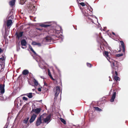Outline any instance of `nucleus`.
Returning <instances> with one entry per match:
<instances>
[{"label":"nucleus","instance_id":"1","mask_svg":"<svg viewBox=\"0 0 128 128\" xmlns=\"http://www.w3.org/2000/svg\"><path fill=\"white\" fill-rule=\"evenodd\" d=\"M108 52L105 51L104 53V55L106 56L107 59L111 64V67L113 68H114V67L115 66L118 67L117 62L110 58L108 57Z\"/></svg>","mask_w":128,"mask_h":128},{"label":"nucleus","instance_id":"2","mask_svg":"<svg viewBox=\"0 0 128 128\" xmlns=\"http://www.w3.org/2000/svg\"><path fill=\"white\" fill-rule=\"evenodd\" d=\"M54 91L55 92V97L54 99L56 100L60 92V88L58 86H56L53 89Z\"/></svg>","mask_w":128,"mask_h":128},{"label":"nucleus","instance_id":"3","mask_svg":"<svg viewBox=\"0 0 128 128\" xmlns=\"http://www.w3.org/2000/svg\"><path fill=\"white\" fill-rule=\"evenodd\" d=\"M51 117V116L50 114L48 115L45 118H44L43 120V122L48 124L50 121Z\"/></svg>","mask_w":128,"mask_h":128},{"label":"nucleus","instance_id":"4","mask_svg":"<svg viewBox=\"0 0 128 128\" xmlns=\"http://www.w3.org/2000/svg\"><path fill=\"white\" fill-rule=\"evenodd\" d=\"M45 62L43 60L41 59L40 60V62L38 63V65L42 69L44 68Z\"/></svg>","mask_w":128,"mask_h":128},{"label":"nucleus","instance_id":"5","mask_svg":"<svg viewBox=\"0 0 128 128\" xmlns=\"http://www.w3.org/2000/svg\"><path fill=\"white\" fill-rule=\"evenodd\" d=\"M83 13L84 16H87V18H88V19L87 20V21L89 23L90 22H92L94 23L93 22V20H92V19H91L89 17V16H88V13L84 12H83Z\"/></svg>","mask_w":128,"mask_h":128},{"label":"nucleus","instance_id":"6","mask_svg":"<svg viewBox=\"0 0 128 128\" xmlns=\"http://www.w3.org/2000/svg\"><path fill=\"white\" fill-rule=\"evenodd\" d=\"M26 42L25 39H23L21 41V44L22 46V48L23 49L26 48V46L25 47H24L23 46H26Z\"/></svg>","mask_w":128,"mask_h":128},{"label":"nucleus","instance_id":"7","mask_svg":"<svg viewBox=\"0 0 128 128\" xmlns=\"http://www.w3.org/2000/svg\"><path fill=\"white\" fill-rule=\"evenodd\" d=\"M4 85L0 84V94H3L4 92Z\"/></svg>","mask_w":128,"mask_h":128},{"label":"nucleus","instance_id":"8","mask_svg":"<svg viewBox=\"0 0 128 128\" xmlns=\"http://www.w3.org/2000/svg\"><path fill=\"white\" fill-rule=\"evenodd\" d=\"M42 120L39 117H38L36 122V125L38 126L40 125V124L42 123Z\"/></svg>","mask_w":128,"mask_h":128},{"label":"nucleus","instance_id":"9","mask_svg":"<svg viewBox=\"0 0 128 128\" xmlns=\"http://www.w3.org/2000/svg\"><path fill=\"white\" fill-rule=\"evenodd\" d=\"M41 109L40 108H37L34 109L33 108L31 111V112H34L36 114H38L40 113L41 111Z\"/></svg>","mask_w":128,"mask_h":128},{"label":"nucleus","instance_id":"10","mask_svg":"<svg viewBox=\"0 0 128 128\" xmlns=\"http://www.w3.org/2000/svg\"><path fill=\"white\" fill-rule=\"evenodd\" d=\"M37 117V115L35 114H33L30 120V123L33 122L34 120Z\"/></svg>","mask_w":128,"mask_h":128},{"label":"nucleus","instance_id":"11","mask_svg":"<svg viewBox=\"0 0 128 128\" xmlns=\"http://www.w3.org/2000/svg\"><path fill=\"white\" fill-rule=\"evenodd\" d=\"M118 67H116V66H114V68H112V74L114 73V69H115V74L116 75V76H118V72H117V71L116 70H117L118 67Z\"/></svg>","mask_w":128,"mask_h":128},{"label":"nucleus","instance_id":"12","mask_svg":"<svg viewBox=\"0 0 128 128\" xmlns=\"http://www.w3.org/2000/svg\"><path fill=\"white\" fill-rule=\"evenodd\" d=\"M23 32H20L19 33L17 32L16 33V37L18 39H19L22 36Z\"/></svg>","mask_w":128,"mask_h":128},{"label":"nucleus","instance_id":"13","mask_svg":"<svg viewBox=\"0 0 128 128\" xmlns=\"http://www.w3.org/2000/svg\"><path fill=\"white\" fill-rule=\"evenodd\" d=\"M51 38L49 36H47L44 38L43 41L46 42H49L51 41Z\"/></svg>","mask_w":128,"mask_h":128},{"label":"nucleus","instance_id":"14","mask_svg":"<svg viewBox=\"0 0 128 128\" xmlns=\"http://www.w3.org/2000/svg\"><path fill=\"white\" fill-rule=\"evenodd\" d=\"M116 92H113V94L110 99V101L111 102H113L114 101V99L116 98Z\"/></svg>","mask_w":128,"mask_h":128},{"label":"nucleus","instance_id":"15","mask_svg":"<svg viewBox=\"0 0 128 128\" xmlns=\"http://www.w3.org/2000/svg\"><path fill=\"white\" fill-rule=\"evenodd\" d=\"M120 43L121 46L123 48V51L124 52L125 51V46L123 42L122 41H120Z\"/></svg>","mask_w":128,"mask_h":128},{"label":"nucleus","instance_id":"16","mask_svg":"<svg viewBox=\"0 0 128 128\" xmlns=\"http://www.w3.org/2000/svg\"><path fill=\"white\" fill-rule=\"evenodd\" d=\"M12 20H7V26L8 27H9L12 25Z\"/></svg>","mask_w":128,"mask_h":128},{"label":"nucleus","instance_id":"17","mask_svg":"<svg viewBox=\"0 0 128 128\" xmlns=\"http://www.w3.org/2000/svg\"><path fill=\"white\" fill-rule=\"evenodd\" d=\"M47 116L46 113H44L39 117L42 120H44Z\"/></svg>","mask_w":128,"mask_h":128},{"label":"nucleus","instance_id":"18","mask_svg":"<svg viewBox=\"0 0 128 128\" xmlns=\"http://www.w3.org/2000/svg\"><path fill=\"white\" fill-rule=\"evenodd\" d=\"M15 0H12L9 2L10 5L11 6H13L15 4Z\"/></svg>","mask_w":128,"mask_h":128},{"label":"nucleus","instance_id":"19","mask_svg":"<svg viewBox=\"0 0 128 128\" xmlns=\"http://www.w3.org/2000/svg\"><path fill=\"white\" fill-rule=\"evenodd\" d=\"M3 94H0V100L1 101L4 100L6 99V98L2 96Z\"/></svg>","mask_w":128,"mask_h":128},{"label":"nucleus","instance_id":"20","mask_svg":"<svg viewBox=\"0 0 128 128\" xmlns=\"http://www.w3.org/2000/svg\"><path fill=\"white\" fill-rule=\"evenodd\" d=\"M29 73V71L27 70H23L22 72V74L24 75H26Z\"/></svg>","mask_w":128,"mask_h":128},{"label":"nucleus","instance_id":"21","mask_svg":"<svg viewBox=\"0 0 128 128\" xmlns=\"http://www.w3.org/2000/svg\"><path fill=\"white\" fill-rule=\"evenodd\" d=\"M40 26L42 27H44L45 28H47L49 26H50V25L48 24H40Z\"/></svg>","mask_w":128,"mask_h":128},{"label":"nucleus","instance_id":"22","mask_svg":"<svg viewBox=\"0 0 128 128\" xmlns=\"http://www.w3.org/2000/svg\"><path fill=\"white\" fill-rule=\"evenodd\" d=\"M32 93H30L26 94V95L29 98H31L32 97Z\"/></svg>","mask_w":128,"mask_h":128},{"label":"nucleus","instance_id":"23","mask_svg":"<svg viewBox=\"0 0 128 128\" xmlns=\"http://www.w3.org/2000/svg\"><path fill=\"white\" fill-rule=\"evenodd\" d=\"M33 82L34 83L35 85L37 86L38 84V82L34 78L33 80Z\"/></svg>","mask_w":128,"mask_h":128},{"label":"nucleus","instance_id":"24","mask_svg":"<svg viewBox=\"0 0 128 128\" xmlns=\"http://www.w3.org/2000/svg\"><path fill=\"white\" fill-rule=\"evenodd\" d=\"M29 118V117H28L26 118L25 119L23 120V123L25 124H27Z\"/></svg>","mask_w":128,"mask_h":128},{"label":"nucleus","instance_id":"25","mask_svg":"<svg viewBox=\"0 0 128 128\" xmlns=\"http://www.w3.org/2000/svg\"><path fill=\"white\" fill-rule=\"evenodd\" d=\"M94 109L96 111H102V110L101 109L97 107H94Z\"/></svg>","mask_w":128,"mask_h":128},{"label":"nucleus","instance_id":"26","mask_svg":"<svg viewBox=\"0 0 128 128\" xmlns=\"http://www.w3.org/2000/svg\"><path fill=\"white\" fill-rule=\"evenodd\" d=\"M60 120L61 122H62L64 124H66V121L64 119L62 118H60Z\"/></svg>","mask_w":128,"mask_h":128},{"label":"nucleus","instance_id":"27","mask_svg":"<svg viewBox=\"0 0 128 128\" xmlns=\"http://www.w3.org/2000/svg\"><path fill=\"white\" fill-rule=\"evenodd\" d=\"M35 8V6H32L30 7V8L31 9V10L34 11L36 10V9L34 8Z\"/></svg>","mask_w":128,"mask_h":128},{"label":"nucleus","instance_id":"28","mask_svg":"<svg viewBox=\"0 0 128 128\" xmlns=\"http://www.w3.org/2000/svg\"><path fill=\"white\" fill-rule=\"evenodd\" d=\"M114 78L115 80L116 81L117 80H119L120 81V78L118 77L117 76H115Z\"/></svg>","mask_w":128,"mask_h":128},{"label":"nucleus","instance_id":"29","mask_svg":"<svg viewBox=\"0 0 128 128\" xmlns=\"http://www.w3.org/2000/svg\"><path fill=\"white\" fill-rule=\"evenodd\" d=\"M48 76H49L50 78V77H52V75L51 74L50 70H48Z\"/></svg>","mask_w":128,"mask_h":128},{"label":"nucleus","instance_id":"30","mask_svg":"<svg viewBox=\"0 0 128 128\" xmlns=\"http://www.w3.org/2000/svg\"><path fill=\"white\" fill-rule=\"evenodd\" d=\"M20 4L22 5L25 2L24 1V0H20Z\"/></svg>","mask_w":128,"mask_h":128},{"label":"nucleus","instance_id":"31","mask_svg":"<svg viewBox=\"0 0 128 128\" xmlns=\"http://www.w3.org/2000/svg\"><path fill=\"white\" fill-rule=\"evenodd\" d=\"M123 54H116V56L117 57H119L121 56H123Z\"/></svg>","mask_w":128,"mask_h":128},{"label":"nucleus","instance_id":"32","mask_svg":"<svg viewBox=\"0 0 128 128\" xmlns=\"http://www.w3.org/2000/svg\"><path fill=\"white\" fill-rule=\"evenodd\" d=\"M86 64L87 65L88 67H91L92 66V65L90 64L87 63Z\"/></svg>","mask_w":128,"mask_h":128},{"label":"nucleus","instance_id":"33","mask_svg":"<svg viewBox=\"0 0 128 128\" xmlns=\"http://www.w3.org/2000/svg\"><path fill=\"white\" fill-rule=\"evenodd\" d=\"M36 43L37 42H32V44L34 45H36Z\"/></svg>","mask_w":128,"mask_h":128},{"label":"nucleus","instance_id":"34","mask_svg":"<svg viewBox=\"0 0 128 128\" xmlns=\"http://www.w3.org/2000/svg\"><path fill=\"white\" fill-rule=\"evenodd\" d=\"M22 99L23 100L25 101H27L28 100V98L25 96L23 97H22Z\"/></svg>","mask_w":128,"mask_h":128},{"label":"nucleus","instance_id":"35","mask_svg":"<svg viewBox=\"0 0 128 128\" xmlns=\"http://www.w3.org/2000/svg\"><path fill=\"white\" fill-rule=\"evenodd\" d=\"M80 4L82 6H85V4L84 2H82L80 3Z\"/></svg>","mask_w":128,"mask_h":128},{"label":"nucleus","instance_id":"36","mask_svg":"<svg viewBox=\"0 0 128 128\" xmlns=\"http://www.w3.org/2000/svg\"><path fill=\"white\" fill-rule=\"evenodd\" d=\"M89 6L90 8V9H89V10L91 12H92V10H93V9L90 6Z\"/></svg>","mask_w":128,"mask_h":128},{"label":"nucleus","instance_id":"37","mask_svg":"<svg viewBox=\"0 0 128 128\" xmlns=\"http://www.w3.org/2000/svg\"><path fill=\"white\" fill-rule=\"evenodd\" d=\"M4 54L2 55V58H0V59H1V60H2V61H3L4 60Z\"/></svg>","mask_w":128,"mask_h":128},{"label":"nucleus","instance_id":"38","mask_svg":"<svg viewBox=\"0 0 128 128\" xmlns=\"http://www.w3.org/2000/svg\"><path fill=\"white\" fill-rule=\"evenodd\" d=\"M38 45V46H41L42 45L41 44V43L39 42H37L36 43V45Z\"/></svg>","mask_w":128,"mask_h":128},{"label":"nucleus","instance_id":"39","mask_svg":"<svg viewBox=\"0 0 128 128\" xmlns=\"http://www.w3.org/2000/svg\"><path fill=\"white\" fill-rule=\"evenodd\" d=\"M58 31H59L56 30H55L54 32V33H55L56 34L57 33L58 34Z\"/></svg>","mask_w":128,"mask_h":128},{"label":"nucleus","instance_id":"40","mask_svg":"<svg viewBox=\"0 0 128 128\" xmlns=\"http://www.w3.org/2000/svg\"><path fill=\"white\" fill-rule=\"evenodd\" d=\"M31 51L34 53V54L35 55H37V54H36V52L33 49L31 50Z\"/></svg>","mask_w":128,"mask_h":128},{"label":"nucleus","instance_id":"41","mask_svg":"<svg viewBox=\"0 0 128 128\" xmlns=\"http://www.w3.org/2000/svg\"><path fill=\"white\" fill-rule=\"evenodd\" d=\"M29 48L30 49V50L31 51L32 50H33V48H32V47L30 46V45L29 46Z\"/></svg>","mask_w":128,"mask_h":128},{"label":"nucleus","instance_id":"42","mask_svg":"<svg viewBox=\"0 0 128 128\" xmlns=\"http://www.w3.org/2000/svg\"><path fill=\"white\" fill-rule=\"evenodd\" d=\"M38 90L39 92H41L42 91L41 89L40 88H38Z\"/></svg>","mask_w":128,"mask_h":128},{"label":"nucleus","instance_id":"43","mask_svg":"<svg viewBox=\"0 0 128 128\" xmlns=\"http://www.w3.org/2000/svg\"><path fill=\"white\" fill-rule=\"evenodd\" d=\"M20 47H19V48H17V51H18L19 50H20Z\"/></svg>","mask_w":128,"mask_h":128},{"label":"nucleus","instance_id":"44","mask_svg":"<svg viewBox=\"0 0 128 128\" xmlns=\"http://www.w3.org/2000/svg\"><path fill=\"white\" fill-rule=\"evenodd\" d=\"M3 51V50L2 49L0 48V53L2 52Z\"/></svg>","mask_w":128,"mask_h":128},{"label":"nucleus","instance_id":"45","mask_svg":"<svg viewBox=\"0 0 128 128\" xmlns=\"http://www.w3.org/2000/svg\"><path fill=\"white\" fill-rule=\"evenodd\" d=\"M44 86H48V84H47L45 82L44 83Z\"/></svg>","mask_w":128,"mask_h":128},{"label":"nucleus","instance_id":"46","mask_svg":"<svg viewBox=\"0 0 128 128\" xmlns=\"http://www.w3.org/2000/svg\"><path fill=\"white\" fill-rule=\"evenodd\" d=\"M36 29L37 30H42V29H41L40 28H36Z\"/></svg>","mask_w":128,"mask_h":128},{"label":"nucleus","instance_id":"47","mask_svg":"<svg viewBox=\"0 0 128 128\" xmlns=\"http://www.w3.org/2000/svg\"><path fill=\"white\" fill-rule=\"evenodd\" d=\"M50 78H51L53 80H55L54 79V78H53V77H52H52H50Z\"/></svg>","mask_w":128,"mask_h":128},{"label":"nucleus","instance_id":"48","mask_svg":"<svg viewBox=\"0 0 128 128\" xmlns=\"http://www.w3.org/2000/svg\"><path fill=\"white\" fill-rule=\"evenodd\" d=\"M92 16V17H95L97 19V18L95 16H93V15H91V16Z\"/></svg>","mask_w":128,"mask_h":128},{"label":"nucleus","instance_id":"49","mask_svg":"<svg viewBox=\"0 0 128 128\" xmlns=\"http://www.w3.org/2000/svg\"><path fill=\"white\" fill-rule=\"evenodd\" d=\"M72 128H76L75 127V126H74L72 127Z\"/></svg>","mask_w":128,"mask_h":128},{"label":"nucleus","instance_id":"50","mask_svg":"<svg viewBox=\"0 0 128 128\" xmlns=\"http://www.w3.org/2000/svg\"><path fill=\"white\" fill-rule=\"evenodd\" d=\"M112 33L114 35H115V34L114 32H112Z\"/></svg>","mask_w":128,"mask_h":128},{"label":"nucleus","instance_id":"51","mask_svg":"<svg viewBox=\"0 0 128 128\" xmlns=\"http://www.w3.org/2000/svg\"><path fill=\"white\" fill-rule=\"evenodd\" d=\"M34 58H35V59L36 60V61L37 62H38V60H37V59H35V58L34 57Z\"/></svg>","mask_w":128,"mask_h":128},{"label":"nucleus","instance_id":"52","mask_svg":"<svg viewBox=\"0 0 128 128\" xmlns=\"http://www.w3.org/2000/svg\"><path fill=\"white\" fill-rule=\"evenodd\" d=\"M42 100H40L38 101H38V102H40L42 101Z\"/></svg>","mask_w":128,"mask_h":128},{"label":"nucleus","instance_id":"53","mask_svg":"<svg viewBox=\"0 0 128 128\" xmlns=\"http://www.w3.org/2000/svg\"><path fill=\"white\" fill-rule=\"evenodd\" d=\"M7 127L6 126H5L4 128H7Z\"/></svg>","mask_w":128,"mask_h":128},{"label":"nucleus","instance_id":"54","mask_svg":"<svg viewBox=\"0 0 128 128\" xmlns=\"http://www.w3.org/2000/svg\"><path fill=\"white\" fill-rule=\"evenodd\" d=\"M41 78H43V76H41Z\"/></svg>","mask_w":128,"mask_h":128},{"label":"nucleus","instance_id":"55","mask_svg":"<svg viewBox=\"0 0 128 128\" xmlns=\"http://www.w3.org/2000/svg\"><path fill=\"white\" fill-rule=\"evenodd\" d=\"M78 126H77V128H78Z\"/></svg>","mask_w":128,"mask_h":128},{"label":"nucleus","instance_id":"56","mask_svg":"<svg viewBox=\"0 0 128 128\" xmlns=\"http://www.w3.org/2000/svg\"><path fill=\"white\" fill-rule=\"evenodd\" d=\"M60 29H61V28L60 27Z\"/></svg>","mask_w":128,"mask_h":128},{"label":"nucleus","instance_id":"57","mask_svg":"<svg viewBox=\"0 0 128 128\" xmlns=\"http://www.w3.org/2000/svg\"><path fill=\"white\" fill-rule=\"evenodd\" d=\"M62 40L63 39L62 38Z\"/></svg>","mask_w":128,"mask_h":128}]
</instances>
